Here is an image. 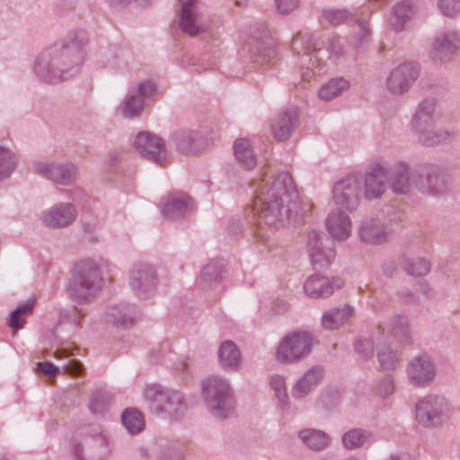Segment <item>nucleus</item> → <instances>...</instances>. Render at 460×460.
<instances>
[{
	"instance_id": "nucleus-21",
	"label": "nucleus",
	"mask_w": 460,
	"mask_h": 460,
	"mask_svg": "<svg viewBox=\"0 0 460 460\" xmlns=\"http://www.w3.org/2000/svg\"><path fill=\"white\" fill-rule=\"evenodd\" d=\"M420 75V66L415 62L400 64L391 71L386 84L394 94H402L411 88Z\"/></svg>"
},
{
	"instance_id": "nucleus-7",
	"label": "nucleus",
	"mask_w": 460,
	"mask_h": 460,
	"mask_svg": "<svg viewBox=\"0 0 460 460\" xmlns=\"http://www.w3.org/2000/svg\"><path fill=\"white\" fill-rule=\"evenodd\" d=\"M413 188L428 196L438 197L448 190V179L443 168L433 164H421L411 169Z\"/></svg>"
},
{
	"instance_id": "nucleus-48",
	"label": "nucleus",
	"mask_w": 460,
	"mask_h": 460,
	"mask_svg": "<svg viewBox=\"0 0 460 460\" xmlns=\"http://www.w3.org/2000/svg\"><path fill=\"white\" fill-rule=\"evenodd\" d=\"M111 401V396L106 391H95L90 397L89 410L93 414H102L108 409Z\"/></svg>"
},
{
	"instance_id": "nucleus-12",
	"label": "nucleus",
	"mask_w": 460,
	"mask_h": 460,
	"mask_svg": "<svg viewBox=\"0 0 460 460\" xmlns=\"http://www.w3.org/2000/svg\"><path fill=\"white\" fill-rule=\"evenodd\" d=\"M71 454L75 460H104L110 455L108 438L98 428L92 436L73 442Z\"/></svg>"
},
{
	"instance_id": "nucleus-11",
	"label": "nucleus",
	"mask_w": 460,
	"mask_h": 460,
	"mask_svg": "<svg viewBox=\"0 0 460 460\" xmlns=\"http://www.w3.org/2000/svg\"><path fill=\"white\" fill-rule=\"evenodd\" d=\"M179 26L190 36H197L208 31L209 19L199 0L181 1Z\"/></svg>"
},
{
	"instance_id": "nucleus-5",
	"label": "nucleus",
	"mask_w": 460,
	"mask_h": 460,
	"mask_svg": "<svg viewBox=\"0 0 460 460\" xmlns=\"http://www.w3.org/2000/svg\"><path fill=\"white\" fill-rule=\"evenodd\" d=\"M323 42L314 32L298 31L292 39L291 49L295 56L300 57L301 76L304 80L322 71L324 62L319 57Z\"/></svg>"
},
{
	"instance_id": "nucleus-32",
	"label": "nucleus",
	"mask_w": 460,
	"mask_h": 460,
	"mask_svg": "<svg viewBox=\"0 0 460 460\" xmlns=\"http://www.w3.org/2000/svg\"><path fill=\"white\" fill-rule=\"evenodd\" d=\"M323 376V368L314 366L307 370L293 385L291 394L295 399L307 396L321 382Z\"/></svg>"
},
{
	"instance_id": "nucleus-16",
	"label": "nucleus",
	"mask_w": 460,
	"mask_h": 460,
	"mask_svg": "<svg viewBox=\"0 0 460 460\" xmlns=\"http://www.w3.org/2000/svg\"><path fill=\"white\" fill-rule=\"evenodd\" d=\"M392 233V227L386 220L374 216L364 217L358 227L360 241L369 245H381L388 243Z\"/></svg>"
},
{
	"instance_id": "nucleus-52",
	"label": "nucleus",
	"mask_w": 460,
	"mask_h": 460,
	"mask_svg": "<svg viewBox=\"0 0 460 460\" xmlns=\"http://www.w3.org/2000/svg\"><path fill=\"white\" fill-rule=\"evenodd\" d=\"M85 314L77 306H74L69 310H65L60 313L59 324L69 323L75 327H79L80 319L84 317Z\"/></svg>"
},
{
	"instance_id": "nucleus-37",
	"label": "nucleus",
	"mask_w": 460,
	"mask_h": 460,
	"mask_svg": "<svg viewBox=\"0 0 460 460\" xmlns=\"http://www.w3.org/2000/svg\"><path fill=\"white\" fill-rule=\"evenodd\" d=\"M412 131L417 136L418 141L426 146H435L451 138V133L448 130L434 129V127H421Z\"/></svg>"
},
{
	"instance_id": "nucleus-41",
	"label": "nucleus",
	"mask_w": 460,
	"mask_h": 460,
	"mask_svg": "<svg viewBox=\"0 0 460 460\" xmlns=\"http://www.w3.org/2000/svg\"><path fill=\"white\" fill-rule=\"evenodd\" d=\"M376 349L380 367L385 370L395 369L402 358L401 352L386 342L377 344Z\"/></svg>"
},
{
	"instance_id": "nucleus-19",
	"label": "nucleus",
	"mask_w": 460,
	"mask_h": 460,
	"mask_svg": "<svg viewBox=\"0 0 460 460\" xmlns=\"http://www.w3.org/2000/svg\"><path fill=\"white\" fill-rule=\"evenodd\" d=\"M155 84L151 80L139 82L135 88L128 91L123 101V116L128 119L139 117L146 102L155 94Z\"/></svg>"
},
{
	"instance_id": "nucleus-28",
	"label": "nucleus",
	"mask_w": 460,
	"mask_h": 460,
	"mask_svg": "<svg viewBox=\"0 0 460 460\" xmlns=\"http://www.w3.org/2000/svg\"><path fill=\"white\" fill-rule=\"evenodd\" d=\"M137 315L134 305L119 303L110 305L104 313V320L117 327H128L134 324Z\"/></svg>"
},
{
	"instance_id": "nucleus-38",
	"label": "nucleus",
	"mask_w": 460,
	"mask_h": 460,
	"mask_svg": "<svg viewBox=\"0 0 460 460\" xmlns=\"http://www.w3.org/2000/svg\"><path fill=\"white\" fill-rule=\"evenodd\" d=\"M373 434L370 430L353 428L341 436L342 447L347 450H357L369 444Z\"/></svg>"
},
{
	"instance_id": "nucleus-4",
	"label": "nucleus",
	"mask_w": 460,
	"mask_h": 460,
	"mask_svg": "<svg viewBox=\"0 0 460 460\" xmlns=\"http://www.w3.org/2000/svg\"><path fill=\"white\" fill-rule=\"evenodd\" d=\"M102 284V270L97 263L83 261L75 266L73 276L66 286V293L77 304H88L94 300Z\"/></svg>"
},
{
	"instance_id": "nucleus-46",
	"label": "nucleus",
	"mask_w": 460,
	"mask_h": 460,
	"mask_svg": "<svg viewBox=\"0 0 460 460\" xmlns=\"http://www.w3.org/2000/svg\"><path fill=\"white\" fill-rule=\"evenodd\" d=\"M224 265L219 261H212L205 265L200 271V282L204 288L218 283L223 277Z\"/></svg>"
},
{
	"instance_id": "nucleus-56",
	"label": "nucleus",
	"mask_w": 460,
	"mask_h": 460,
	"mask_svg": "<svg viewBox=\"0 0 460 460\" xmlns=\"http://www.w3.org/2000/svg\"><path fill=\"white\" fill-rule=\"evenodd\" d=\"M374 342L371 339H358L355 342V351L362 358L367 359L374 355Z\"/></svg>"
},
{
	"instance_id": "nucleus-23",
	"label": "nucleus",
	"mask_w": 460,
	"mask_h": 460,
	"mask_svg": "<svg viewBox=\"0 0 460 460\" xmlns=\"http://www.w3.org/2000/svg\"><path fill=\"white\" fill-rule=\"evenodd\" d=\"M77 216V211L72 203L59 202L40 214L42 224L48 228H65L72 225Z\"/></svg>"
},
{
	"instance_id": "nucleus-20",
	"label": "nucleus",
	"mask_w": 460,
	"mask_h": 460,
	"mask_svg": "<svg viewBox=\"0 0 460 460\" xmlns=\"http://www.w3.org/2000/svg\"><path fill=\"white\" fill-rule=\"evenodd\" d=\"M34 172L57 184L68 186L75 180L78 170L70 162H39L34 164Z\"/></svg>"
},
{
	"instance_id": "nucleus-49",
	"label": "nucleus",
	"mask_w": 460,
	"mask_h": 460,
	"mask_svg": "<svg viewBox=\"0 0 460 460\" xmlns=\"http://www.w3.org/2000/svg\"><path fill=\"white\" fill-rule=\"evenodd\" d=\"M15 164L14 154L9 148L0 146V181L11 175Z\"/></svg>"
},
{
	"instance_id": "nucleus-53",
	"label": "nucleus",
	"mask_w": 460,
	"mask_h": 460,
	"mask_svg": "<svg viewBox=\"0 0 460 460\" xmlns=\"http://www.w3.org/2000/svg\"><path fill=\"white\" fill-rule=\"evenodd\" d=\"M358 31L355 35L354 45L356 48L363 46L368 42L371 38V30L368 22L364 19L358 21Z\"/></svg>"
},
{
	"instance_id": "nucleus-25",
	"label": "nucleus",
	"mask_w": 460,
	"mask_h": 460,
	"mask_svg": "<svg viewBox=\"0 0 460 460\" xmlns=\"http://www.w3.org/2000/svg\"><path fill=\"white\" fill-rule=\"evenodd\" d=\"M193 209V199L188 194L172 192L165 199L162 214L166 219L178 220L189 216Z\"/></svg>"
},
{
	"instance_id": "nucleus-63",
	"label": "nucleus",
	"mask_w": 460,
	"mask_h": 460,
	"mask_svg": "<svg viewBox=\"0 0 460 460\" xmlns=\"http://www.w3.org/2000/svg\"><path fill=\"white\" fill-rule=\"evenodd\" d=\"M77 349L76 347L70 349L67 348H58L55 349V351L51 354L52 357H54L57 360H61L65 358H68L75 355L74 350Z\"/></svg>"
},
{
	"instance_id": "nucleus-40",
	"label": "nucleus",
	"mask_w": 460,
	"mask_h": 460,
	"mask_svg": "<svg viewBox=\"0 0 460 460\" xmlns=\"http://www.w3.org/2000/svg\"><path fill=\"white\" fill-rule=\"evenodd\" d=\"M298 438L305 445L314 451L325 449L331 442V438L328 434L314 429H302L298 433Z\"/></svg>"
},
{
	"instance_id": "nucleus-27",
	"label": "nucleus",
	"mask_w": 460,
	"mask_h": 460,
	"mask_svg": "<svg viewBox=\"0 0 460 460\" xmlns=\"http://www.w3.org/2000/svg\"><path fill=\"white\" fill-rule=\"evenodd\" d=\"M439 119L437 100L434 97L424 98L416 107L411 119V129L421 127H435Z\"/></svg>"
},
{
	"instance_id": "nucleus-26",
	"label": "nucleus",
	"mask_w": 460,
	"mask_h": 460,
	"mask_svg": "<svg viewBox=\"0 0 460 460\" xmlns=\"http://www.w3.org/2000/svg\"><path fill=\"white\" fill-rule=\"evenodd\" d=\"M343 281L339 278L332 279L321 275H312L305 282L304 289L307 296L314 298L330 296L336 289H340Z\"/></svg>"
},
{
	"instance_id": "nucleus-18",
	"label": "nucleus",
	"mask_w": 460,
	"mask_h": 460,
	"mask_svg": "<svg viewBox=\"0 0 460 460\" xmlns=\"http://www.w3.org/2000/svg\"><path fill=\"white\" fill-rule=\"evenodd\" d=\"M128 284L134 294L139 298H147L156 289L157 274L149 264L139 263L132 267Z\"/></svg>"
},
{
	"instance_id": "nucleus-17",
	"label": "nucleus",
	"mask_w": 460,
	"mask_h": 460,
	"mask_svg": "<svg viewBox=\"0 0 460 460\" xmlns=\"http://www.w3.org/2000/svg\"><path fill=\"white\" fill-rule=\"evenodd\" d=\"M388 173L389 163L386 161L376 160L368 166L362 178L365 186L364 196L367 199H378L385 193Z\"/></svg>"
},
{
	"instance_id": "nucleus-29",
	"label": "nucleus",
	"mask_w": 460,
	"mask_h": 460,
	"mask_svg": "<svg viewBox=\"0 0 460 460\" xmlns=\"http://www.w3.org/2000/svg\"><path fill=\"white\" fill-rule=\"evenodd\" d=\"M172 141L177 151L183 154H197L202 147L204 137L199 131L180 129L172 136Z\"/></svg>"
},
{
	"instance_id": "nucleus-2",
	"label": "nucleus",
	"mask_w": 460,
	"mask_h": 460,
	"mask_svg": "<svg viewBox=\"0 0 460 460\" xmlns=\"http://www.w3.org/2000/svg\"><path fill=\"white\" fill-rule=\"evenodd\" d=\"M87 43L88 34L85 31H70L61 41L49 46L35 58L34 74L48 83H58L74 77L84 61Z\"/></svg>"
},
{
	"instance_id": "nucleus-60",
	"label": "nucleus",
	"mask_w": 460,
	"mask_h": 460,
	"mask_svg": "<svg viewBox=\"0 0 460 460\" xmlns=\"http://www.w3.org/2000/svg\"><path fill=\"white\" fill-rule=\"evenodd\" d=\"M37 371L42 373L43 375L49 377H55L60 372L58 367L55 366L53 363L49 361H46L43 363L37 364Z\"/></svg>"
},
{
	"instance_id": "nucleus-30",
	"label": "nucleus",
	"mask_w": 460,
	"mask_h": 460,
	"mask_svg": "<svg viewBox=\"0 0 460 460\" xmlns=\"http://www.w3.org/2000/svg\"><path fill=\"white\" fill-rule=\"evenodd\" d=\"M387 182L394 193H408L413 187L411 169L409 170L404 163H399L393 166L389 164Z\"/></svg>"
},
{
	"instance_id": "nucleus-39",
	"label": "nucleus",
	"mask_w": 460,
	"mask_h": 460,
	"mask_svg": "<svg viewBox=\"0 0 460 460\" xmlns=\"http://www.w3.org/2000/svg\"><path fill=\"white\" fill-rule=\"evenodd\" d=\"M388 332L399 342L410 344L411 342V334L408 317L404 314H397L391 317L387 323Z\"/></svg>"
},
{
	"instance_id": "nucleus-3",
	"label": "nucleus",
	"mask_w": 460,
	"mask_h": 460,
	"mask_svg": "<svg viewBox=\"0 0 460 460\" xmlns=\"http://www.w3.org/2000/svg\"><path fill=\"white\" fill-rule=\"evenodd\" d=\"M243 53L247 58L249 72H258L257 75L261 77V74L270 68L276 58V41L269 30H257L243 46ZM247 77L251 83L257 86L263 83L262 78L257 79L251 74H248Z\"/></svg>"
},
{
	"instance_id": "nucleus-61",
	"label": "nucleus",
	"mask_w": 460,
	"mask_h": 460,
	"mask_svg": "<svg viewBox=\"0 0 460 460\" xmlns=\"http://www.w3.org/2000/svg\"><path fill=\"white\" fill-rule=\"evenodd\" d=\"M328 51L331 55L340 58L343 55V42L340 37H334L329 40Z\"/></svg>"
},
{
	"instance_id": "nucleus-62",
	"label": "nucleus",
	"mask_w": 460,
	"mask_h": 460,
	"mask_svg": "<svg viewBox=\"0 0 460 460\" xmlns=\"http://www.w3.org/2000/svg\"><path fill=\"white\" fill-rule=\"evenodd\" d=\"M401 301L404 304L417 305L418 299L416 296L408 288H403L398 292Z\"/></svg>"
},
{
	"instance_id": "nucleus-24",
	"label": "nucleus",
	"mask_w": 460,
	"mask_h": 460,
	"mask_svg": "<svg viewBox=\"0 0 460 460\" xmlns=\"http://www.w3.org/2000/svg\"><path fill=\"white\" fill-rule=\"evenodd\" d=\"M460 50V37L455 31L438 34L432 43L431 57L436 62L451 61Z\"/></svg>"
},
{
	"instance_id": "nucleus-31",
	"label": "nucleus",
	"mask_w": 460,
	"mask_h": 460,
	"mask_svg": "<svg viewBox=\"0 0 460 460\" xmlns=\"http://www.w3.org/2000/svg\"><path fill=\"white\" fill-rule=\"evenodd\" d=\"M298 119L297 110L294 107L288 108L279 113L271 126L272 135L278 141H285L292 134Z\"/></svg>"
},
{
	"instance_id": "nucleus-35",
	"label": "nucleus",
	"mask_w": 460,
	"mask_h": 460,
	"mask_svg": "<svg viewBox=\"0 0 460 460\" xmlns=\"http://www.w3.org/2000/svg\"><path fill=\"white\" fill-rule=\"evenodd\" d=\"M354 313V308L349 305L332 308L323 314L322 326L325 330H337L348 323Z\"/></svg>"
},
{
	"instance_id": "nucleus-55",
	"label": "nucleus",
	"mask_w": 460,
	"mask_h": 460,
	"mask_svg": "<svg viewBox=\"0 0 460 460\" xmlns=\"http://www.w3.org/2000/svg\"><path fill=\"white\" fill-rule=\"evenodd\" d=\"M440 13L447 17H454L460 13V0H438Z\"/></svg>"
},
{
	"instance_id": "nucleus-10",
	"label": "nucleus",
	"mask_w": 460,
	"mask_h": 460,
	"mask_svg": "<svg viewBox=\"0 0 460 460\" xmlns=\"http://www.w3.org/2000/svg\"><path fill=\"white\" fill-rule=\"evenodd\" d=\"M416 420L425 428H433L448 418L450 407L441 395L429 394L420 399L415 406Z\"/></svg>"
},
{
	"instance_id": "nucleus-59",
	"label": "nucleus",
	"mask_w": 460,
	"mask_h": 460,
	"mask_svg": "<svg viewBox=\"0 0 460 460\" xmlns=\"http://www.w3.org/2000/svg\"><path fill=\"white\" fill-rule=\"evenodd\" d=\"M62 369L66 374L79 376L84 372V367L82 362H80L79 360L71 359L68 361V363L64 364L62 366Z\"/></svg>"
},
{
	"instance_id": "nucleus-1",
	"label": "nucleus",
	"mask_w": 460,
	"mask_h": 460,
	"mask_svg": "<svg viewBox=\"0 0 460 460\" xmlns=\"http://www.w3.org/2000/svg\"><path fill=\"white\" fill-rule=\"evenodd\" d=\"M255 199L249 209L252 220L269 226H283L298 216L299 196L293 177L288 172L275 173L267 169L253 182Z\"/></svg>"
},
{
	"instance_id": "nucleus-42",
	"label": "nucleus",
	"mask_w": 460,
	"mask_h": 460,
	"mask_svg": "<svg viewBox=\"0 0 460 460\" xmlns=\"http://www.w3.org/2000/svg\"><path fill=\"white\" fill-rule=\"evenodd\" d=\"M235 159L244 168L251 170L256 165V155L248 139H238L234 145Z\"/></svg>"
},
{
	"instance_id": "nucleus-45",
	"label": "nucleus",
	"mask_w": 460,
	"mask_h": 460,
	"mask_svg": "<svg viewBox=\"0 0 460 460\" xmlns=\"http://www.w3.org/2000/svg\"><path fill=\"white\" fill-rule=\"evenodd\" d=\"M349 83L343 77H336L331 79L318 91V95L322 100L330 101L347 90Z\"/></svg>"
},
{
	"instance_id": "nucleus-15",
	"label": "nucleus",
	"mask_w": 460,
	"mask_h": 460,
	"mask_svg": "<svg viewBox=\"0 0 460 460\" xmlns=\"http://www.w3.org/2000/svg\"><path fill=\"white\" fill-rule=\"evenodd\" d=\"M307 245L311 263L315 270L328 268L336 256L333 242L323 233L309 232Z\"/></svg>"
},
{
	"instance_id": "nucleus-33",
	"label": "nucleus",
	"mask_w": 460,
	"mask_h": 460,
	"mask_svg": "<svg viewBox=\"0 0 460 460\" xmlns=\"http://www.w3.org/2000/svg\"><path fill=\"white\" fill-rule=\"evenodd\" d=\"M326 226L331 235L338 240L348 238L352 228L349 217L341 210L332 211L328 215Z\"/></svg>"
},
{
	"instance_id": "nucleus-14",
	"label": "nucleus",
	"mask_w": 460,
	"mask_h": 460,
	"mask_svg": "<svg viewBox=\"0 0 460 460\" xmlns=\"http://www.w3.org/2000/svg\"><path fill=\"white\" fill-rule=\"evenodd\" d=\"M406 376L415 387L429 386L437 376V366L433 358L427 353L413 357L406 366Z\"/></svg>"
},
{
	"instance_id": "nucleus-22",
	"label": "nucleus",
	"mask_w": 460,
	"mask_h": 460,
	"mask_svg": "<svg viewBox=\"0 0 460 460\" xmlns=\"http://www.w3.org/2000/svg\"><path fill=\"white\" fill-rule=\"evenodd\" d=\"M135 148L146 159L163 164L166 161V148L164 140L148 131L139 132L135 138Z\"/></svg>"
},
{
	"instance_id": "nucleus-43",
	"label": "nucleus",
	"mask_w": 460,
	"mask_h": 460,
	"mask_svg": "<svg viewBox=\"0 0 460 460\" xmlns=\"http://www.w3.org/2000/svg\"><path fill=\"white\" fill-rule=\"evenodd\" d=\"M399 265L407 274L415 277L424 276L430 270V264L424 258H411L403 255L399 259Z\"/></svg>"
},
{
	"instance_id": "nucleus-34",
	"label": "nucleus",
	"mask_w": 460,
	"mask_h": 460,
	"mask_svg": "<svg viewBox=\"0 0 460 460\" xmlns=\"http://www.w3.org/2000/svg\"><path fill=\"white\" fill-rule=\"evenodd\" d=\"M218 359L221 367L225 370L238 371L241 368V352L231 341H225L221 343L218 349Z\"/></svg>"
},
{
	"instance_id": "nucleus-44",
	"label": "nucleus",
	"mask_w": 460,
	"mask_h": 460,
	"mask_svg": "<svg viewBox=\"0 0 460 460\" xmlns=\"http://www.w3.org/2000/svg\"><path fill=\"white\" fill-rule=\"evenodd\" d=\"M123 426L132 435L140 433L145 427V420L142 413L134 408L126 409L121 414Z\"/></svg>"
},
{
	"instance_id": "nucleus-50",
	"label": "nucleus",
	"mask_w": 460,
	"mask_h": 460,
	"mask_svg": "<svg viewBox=\"0 0 460 460\" xmlns=\"http://www.w3.org/2000/svg\"><path fill=\"white\" fill-rule=\"evenodd\" d=\"M270 385L275 394L280 408L282 410L288 409L289 405L288 395L287 394L284 377L279 375H275L270 378Z\"/></svg>"
},
{
	"instance_id": "nucleus-36",
	"label": "nucleus",
	"mask_w": 460,
	"mask_h": 460,
	"mask_svg": "<svg viewBox=\"0 0 460 460\" xmlns=\"http://www.w3.org/2000/svg\"><path fill=\"white\" fill-rule=\"evenodd\" d=\"M414 13L415 6L411 1L404 0L398 3L394 6L392 15L390 16L392 28L396 31H403Z\"/></svg>"
},
{
	"instance_id": "nucleus-58",
	"label": "nucleus",
	"mask_w": 460,
	"mask_h": 460,
	"mask_svg": "<svg viewBox=\"0 0 460 460\" xmlns=\"http://www.w3.org/2000/svg\"><path fill=\"white\" fill-rule=\"evenodd\" d=\"M279 13L288 14L297 8L299 0H275Z\"/></svg>"
},
{
	"instance_id": "nucleus-54",
	"label": "nucleus",
	"mask_w": 460,
	"mask_h": 460,
	"mask_svg": "<svg viewBox=\"0 0 460 460\" xmlns=\"http://www.w3.org/2000/svg\"><path fill=\"white\" fill-rule=\"evenodd\" d=\"M376 392L382 397H386L394 392V378L390 374H385L376 384Z\"/></svg>"
},
{
	"instance_id": "nucleus-57",
	"label": "nucleus",
	"mask_w": 460,
	"mask_h": 460,
	"mask_svg": "<svg viewBox=\"0 0 460 460\" xmlns=\"http://www.w3.org/2000/svg\"><path fill=\"white\" fill-rule=\"evenodd\" d=\"M111 55L113 58L111 63L112 66L118 69H123L128 66L130 58V53L128 50L122 48H115Z\"/></svg>"
},
{
	"instance_id": "nucleus-8",
	"label": "nucleus",
	"mask_w": 460,
	"mask_h": 460,
	"mask_svg": "<svg viewBox=\"0 0 460 460\" xmlns=\"http://www.w3.org/2000/svg\"><path fill=\"white\" fill-rule=\"evenodd\" d=\"M144 397L152 413L176 416L184 409L182 394L175 390L154 384L146 387Z\"/></svg>"
},
{
	"instance_id": "nucleus-13",
	"label": "nucleus",
	"mask_w": 460,
	"mask_h": 460,
	"mask_svg": "<svg viewBox=\"0 0 460 460\" xmlns=\"http://www.w3.org/2000/svg\"><path fill=\"white\" fill-rule=\"evenodd\" d=\"M362 177L350 173L338 181L332 189V199L336 205L348 210H354L360 202Z\"/></svg>"
},
{
	"instance_id": "nucleus-6",
	"label": "nucleus",
	"mask_w": 460,
	"mask_h": 460,
	"mask_svg": "<svg viewBox=\"0 0 460 460\" xmlns=\"http://www.w3.org/2000/svg\"><path fill=\"white\" fill-rule=\"evenodd\" d=\"M202 396L209 412L217 419L229 418L235 407L233 389L223 377L213 376L202 384Z\"/></svg>"
},
{
	"instance_id": "nucleus-64",
	"label": "nucleus",
	"mask_w": 460,
	"mask_h": 460,
	"mask_svg": "<svg viewBox=\"0 0 460 460\" xmlns=\"http://www.w3.org/2000/svg\"><path fill=\"white\" fill-rule=\"evenodd\" d=\"M396 270L395 262L388 260L385 261L382 265V271L386 277H392Z\"/></svg>"
},
{
	"instance_id": "nucleus-51",
	"label": "nucleus",
	"mask_w": 460,
	"mask_h": 460,
	"mask_svg": "<svg viewBox=\"0 0 460 460\" xmlns=\"http://www.w3.org/2000/svg\"><path fill=\"white\" fill-rule=\"evenodd\" d=\"M350 16L347 10L328 9L323 11V19L332 25H339L346 22Z\"/></svg>"
},
{
	"instance_id": "nucleus-9",
	"label": "nucleus",
	"mask_w": 460,
	"mask_h": 460,
	"mask_svg": "<svg viewBox=\"0 0 460 460\" xmlns=\"http://www.w3.org/2000/svg\"><path fill=\"white\" fill-rule=\"evenodd\" d=\"M314 342L313 335L305 331L293 332L286 335L277 349V359L282 363H293L307 357Z\"/></svg>"
},
{
	"instance_id": "nucleus-47",
	"label": "nucleus",
	"mask_w": 460,
	"mask_h": 460,
	"mask_svg": "<svg viewBox=\"0 0 460 460\" xmlns=\"http://www.w3.org/2000/svg\"><path fill=\"white\" fill-rule=\"evenodd\" d=\"M34 303L27 301L20 305L9 315V325L13 330L20 329L23 326L25 317L32 313Z\"/></svg>"
}]
</instances>
